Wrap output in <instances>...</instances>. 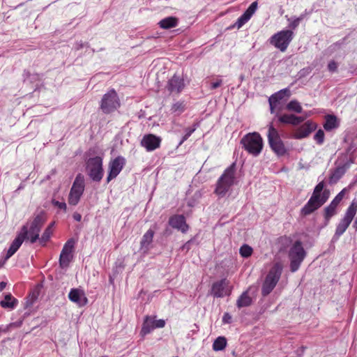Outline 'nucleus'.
I'll use <instances>...</instances> for the list:
<instances>
[{
  "label": "nucleus",
  "instance_id": "1",
  "mask_svg": "<svg viewBox=\"0 0 357 357\" xmlns=\"http://www.w3.org/2000/svg\"><path fill=\"white\" fill-rule=\"evenodd\" d=\"M324 181L319 182L314 188L312 196L305 206L301 210V215L307 216L323 206L328 199L330 192L324 190Z\"/></svg>",
  "mask_w": 357,
  "mask_h": 357
},
{
  "label": "nucleus",
  "instance_id": "2",
  "mask_svg": "<svg viewBox=\"0 0 357 357\" xmlns=\"http://www.w3.org/2000/svg\"><path fill=\"white\" fill-rule=\"evenodd\" d=\"M236 173V165L231 164L227 167L221 176L218 178L215 193L219 197H223L234 184Z\"/></svg>",
  "mask_w": 357,
  "mask_h": 357
},
{
  "label": "nucleus",
  "instance_id": "3",
  "mask_svg": "<svg viewBox=\"0 0 357 357\" xmlns=\"http://www.w3.org/2000/svg\"><path fill=\"white\" fill-rule=\"evenodd\" d=\"M243 149L253 156L260 154L263 149V139L261 135L256 132H250L241 139Z\"/></svg>",
  "mask_w": 357,
  "mask_h": 357
},
{
  "label": "nucleus",
  "instance_id": "4",
  "mask_svg": "<svg viewBox=\"0 0 357 357\" xmlns=\"http://www.w3.org/2000/svg\"><path fill=\"white\" fill-rule=\"evenodd\" d=\"M282 271V266L280 263H275L267 274L261 287L263 296H268L275 288L278 282Z\"/></svg>",
  "mask_w": 357,
  "mask_h": 357
},
{
  "label": "nucleus",
  "instance_id": "5",
  "mask_svg": "<svg viewBox=\"0 0 357 357\" xmlns=\"http://www.w3.org/2000/svg\"><path fill=\"white\" fill-rule=\"evenodd\" d=\"M267 137L271 149L276 155L282 156L287 153V149L281 139L278 130L272 123L268 126Z\"/></svg>",
  "mask_w": 357,
  "mask_h": 357
},
{
  "label": "nucleus",
  "instance_id": "6",
  "mask_svg": "<svg viewBox=\"0 0 357 357\" xmlns=\"http://www.w3.org/2000/svg\"><path fill=\"white\" fill-rule=\"evenodd\" d=\"M305 256L306 252L305 251L301 242L300 241H296L289 251L290 270L291 272H296L298 270Z\"/></svg>",
  "mask_w": 357,
  "mask_h": 357
},
{
  "label": "nucleus",
  "instance_id": "7",
  "mask_svg": "<svg viewBox=\"0 0 357 357\" xmlns=\"http://www.w3.org/2000/svg\"><path fill=\"white\" fill-rule=\"evenodd\" d=\"M121 102L117 93L114 89L109 90L103 95L100 108L104 114H110L118 109Z\"/></svg>",
  "mask_w": 357,
  "mask_h": 357
},
{
  "label": "nucleus",
  "instance_id": "8",
  "mask_svg": "<svg viewBox=\"0 0 357 357\" xmlns=\"http://www.w3.org/2000/svg\"><path fill=\"white\" fill-rule=\"evenodd\" d=\"M86 169L93 181L100 182L103 177L102 158L100 156L90 158L86 161Z\"/></svg>",
  "mask_w": 357,
  "mask_h": 357
},
{
  "label": "nucleus",
  "instance_id": "9",
  "mask_svg": "<svg viewBox=\"0 0 357 357\" xmlns=\"http://www.w3.org/2000/svg\"><path fill=\"white\" fill-rule=\"evenodd\" d=\"M84 191V177L78 174L73 183L68 195V202L70 205L76 206Z\"/></svg>",
  "mask_w": 357,
  "mask_h": 357
},
{
  "label": "nucleus",
  "instance_id": "10",
  "mask_svg": "<svg viewBox=\"0 0 357 357\" xmlns=\"http://www.w3.org/2000/svg\"><path fill=\"white\" fill-rule=\"evenodd\" d=\"M294 35L292 30L280 31L271 36L270 43L281 52H284L292 40Z\"/></svg>",
  "mask_w": 357,
  "mask_h": 357
},
{
  "label": "nucleus",
  "instance_id": "11",
  "mask_svg": "<svg viewBox=\"0 0 357 357\" xmlns=\"http://www.w3.org/2000/svg\"><path fill=\"white\" fill-rule=\"evenodd\" d=\"M45 222V213L40 212L34 218L29 227H27V236L26 239L29 240L31 243H35L39 239V233ZM26 226L28 227L27 225Z\"/></svg>",
  "mask_w": 357,
  "mask_h": 357
},
{
  "label": "nucleus",
  "instance_id": "12",
  "mask_svg": "<svg viewBox=\"0 0 357 357\" xmlns=\"http://www.w3.org/2000/svg\"><path fill=\"white\" fill-rule=\"evenodd\" d=\"M231 287L229 286V282L227 279H222L214 282L211 287V294L215 298H222L229 296L231 293Z\"/></svg>",
  "mask_w": 357,
  "mask_h": 357
},
{
  "label": "nucleus",
  "instance_id": "13",
  "mask_svg": "<svg viewBox=\"0 0 357 357\" xmlns=\"http://www.w3.org/2000/svg\"><path fill=\"white\" fill-rule=\"evenodd\" d=\"M126 165V159L122 156H118L111 160L109 164V173L107 177V183L116 178Z\"/></svg>",
  "mask_w": 357,
  "mask_h": 357
},
{
  "label": "nucleus",
  "instance_id": "14",
  "mask_svg": "<svg viewBox=\"0 0 357 357\" xmlns=\"http://www.w3.org/2000/svg\"><path fill=\"white\" fill-rule=\"evenodd\" d=\"M27 236V227L23 226L20 232L12 242L9 249L7 251L5 259L7 260L11 257L20 248L23 241L26 240Z\"/></svg>",
  "mask_w": 357,
  "mask_h": 357
},
{
  "label": "nucleus",
  "instance_id": "15",
  "mask_svg": "<svg viewBox=\"0 0 357 357\" xmlns=\"http://www.w3.org/2000/svg\"><path fill=\"white\" fill-rule=\"evenodd\" d=\"M258 7L257 1L252 2L244 13L238 18L236 23L232 26L233 28L236 27L238 29L241 28L245 23H247L252 15L255 13Z\"/></svg>",
  "mask_w": 357,
  "mask_h": 357
},
{
  "label": "nucleus",
  "instance_id": "16",
  "mask_svg": "<svg viewBox=\"0 0 357 357\" xmlns=\"http://www.w3.org/2000/svg\"><path fill=\"white\" fill-rule=\"evenodd\" d=\"M161 138L153 134L145 135L141 141V145L147 151H153L159 148Z\"/></svg>",
  "mask_w": 357,
  "mask_h": 357
},
{
  "label": "nucleus",
  "instance_id": "17",
  "mask_svg": "<svg viewBox=\"0 0 357 357\" xmlns=\"http://www.w3.org/2000/svg\"><path fill=\"white\" fill-rule=\"evenodd\" d=\"M344 197V190L339 192L335 197L332 200L331 204L324 208V218L326 221L336 214V208L339 204L341 202Z\"/></svg>",
  "mask_w": 357,
  "mask_h": 357
},
{
  "label": "nucleus",
  "instance_id": "18",
  "mask_svg": "<svg viewBox=\"0 0 357 357\" xmlns=\"http://www.w3.org/2000/svg\"><path fill=\"white\" fill-rule=\"evenodd\" d=\"M169 225L174 229L181 231L182 233H186L189 229V226L186 223L185 218L183 215H174L169 219Z\"/></svg>",
  "mask_w": 357,
  "mask_h": 357
},
{
  "label": "nucleus",
  "instance_id": "19",
  "mask_svg": "<svg viewBox=\"0 0 357 357\" xmlns=\"http://www.w3.org/2000/svg\"><path fill=\"white\" fill-rule=\"evenodd\" d=\"M185 87L184 79L176 75H174L169 81L167 85V90L172 93H180Z\"/></svg>",
  "mask_w": 357,
  "mask_h": 357
},
{
  "label": "nucleus",
  "instance_id": "20",
  "mask_svg": "<svg viewBox=\"0 0 357 357\" xmlns=\"http://www.w3.org/2000/svg\"><path fill=\"white\" fill-rule=\"evenodd\" d=\"M68 298L79 306H84L88 302L84 291L80 289H72L68 294Z\"/></svg>",
  "mask_w": 357,
  "mask_h": 357
},
{
  "label": "nucleus",
  "instance_id": "21",
  "mask_svg": "<svg viewBox=\"0 0 357 357\" xmlns=\"http://www.w3.org/2000/svg\"><path fill=\"white\" fill-rule=\"evenodd\" d=\"M316 129V125L312 121H307L296 131L294 135L296 139H302L307 137L313 130Z\"/></svg>",
  "mask_w": 357,
  "mask_h": 357
},
{
  "label": "nucleus",
  "instance_id": "22",
  "mask_svg": "<svg viewBox=\"0 0 357 357\" xmlns=\"http://www.w3.org/2000/svg\"><path fill=\"white\" fill-rule=\"evenodd\" d=\"M352 220L353 218H351L350 215H347L344 214L343 218L340 220L336 227L334 238H339L345 232Z\"/></svg>",
  "mask_w": 357,
  "mask_h": 357
},
{
  "label": "nucleus",
  "instance_id": "23",
  "mask_svg": "<svg viewBox=\"0 0 357 357\" xmlns=\"http://www.w3.org/2000/svg\"><path fill=\"white\" fill-rule=\"evenodd\" d=\"M304 117L297 116L294 114H284L278 116L279 122L284 124H290L292 126H298L304 121Z\"/></svg>",
  "mask_w": 357,
  "mask_h": 357
},
{
  "label": "nucleus",
  "instance_id": "24",
  "mask_svg": "<svg viewBox=\"0 0 357 357\" xmlns=\"http://www.w3.org/2000/svg\"><path fill=\"white\" fill-rule=\"evenodd\" d=\"M290 91L288 89H282L277 93L273 94L268 99L269 105H273L274 102L277 104L284 99L285 97L289 98L290 96Z\"/></svg>",
  "mask_w": 357,
  "mask_h": 357
},
{
  "label": "nucleus",
  "instance_id": "25",
  "mask_svg": "<svg viewBox=\"0 0 357 357\" xmlns=\"http://www.w3.org/2000/svg\"><path fill=\"white\" fill-rule=\"evenodd\" d=\"M155 320L153 317L146 316L144 319V323L142 324V327L140 331V334L142 336H145L147 334L150 333L154 328Z\"/></svg>",
  "mask_w": 357,
  "mask_h": 357
},
{
  "label": "nucleus",
  "instance_id": "26",
  "mask_svg": "<svg viewBox=\"0 0 357 357\" xmlns=\"http://www.w3.org/2000/svg\"><path fill=\"white\" fill-rule=\"evenodd\" d=\"M158 24L164 29L174 28L178 25V19L175 17H167L160 20Z\"/></svg>",
  "mask_w": 357,
  "mask_h": 357
},
{
  "label": "nucleus",
  "instance_id": "27",
  "mask_svg": "<svg viewBox=\"0 0 357 357\" xmlns=\"http://www.w3.org/2000/svg\"><path fill=\"white\" fill-rule=\"evenodd\" d=\"M153 236L154 231L152 229H149L144 234L141 241V249L144 250V252L149 250V246L153 241Z\"/></svg>",
  "mask_w": 357,
  "mask_h": 357
},
{
  "label": "nucleus",
  "instance_id": "28",
  "mask_svg": "<svg viewBox=\"0 0 357 357\" xmlns=\"http://www.w3.org/2000/svg\"><path fill=\"white\" fill-rule=\"evenodd\" d=\"M252 298L248 295V291H245L238 298L236 305L238 308L248 307L252 304Z\"/></svg>",
  "mask_w": 357,
  "mask_h": 357
},
{
  "label": "nucleus",
  "instance_id": "29",
  "mask_svg": "<svg viewBox=\"0 0 357 357\" xmlns=\"http://www.w3.org/2000/svg\"><path fill=\"white\" fill-rule=\"evenodd\" d=\"M345 172L346 167L344 166L335 168L330 176L329 183H335L345 174Z\"/></svg>",
  "mask_w": 357,
  "mask_h": 357
},
{
  "label": "nucleus",
  "instance_id": "30",
  "mask_svg": "<svg viewBox=\"0 0 357 357\" xmlns=\"http://www.w3.org/2000/svg\"><path fill=\"white\" fill-rule=\"evenodd\" d=\"M17 303V301L13 298L10 294L5 296L4 300L0 302V305L3 308L13 309Z\"/></svg>",
  "mask_w": 357,
  "mask_h": 357
},
{
  "label": "nucleus",
  "instance_id": "31",
  "mask_svg": "<svg viewBox=\"0 0 357 357\" xmlns=\"http://www.w3.org/2000/svg\"><path fill=\"white\" fill-rule=\"evenodd\" d=\"M227 346V339L223 336L217 337L213 344V349L215 351L223 350Z\"/></svg>",
  "mask_w": 357,
  "mask_h": 357
},
{
  "label": "nucleus",
  "instance_id": "32",
  "mask_svg": "<svg viewBox=\"0 0 357 357\" xmlns=\"http://www.w3.org/2000/svg\"><path fill=\"white\" fill-rule=\"evenodd\" d=\"M73 259V255H68L64 252H61L59 257V265L62 268H67L70 262Z\"/></svg>",
  "mask_w": 357,
  "mask_h": 357
},
{
  "label": "nucleus",
  "instance_id": "33",
  "mask_svg": "<svg viewBox=\"0 0 357 357\" xmlns=\"http://www.w3.org/2000/svg\"><path fill=\"white\" fill-rule=\"evenodd\" d=\"M286 108L289 111L294 112L296 113H301L303 108L301 104L296 100H291L286 106Z\"/></svg>",
  "mask_w": 357,
  "mask_h": 357
},
{
  "label": "nucleus",
  "instance_id": "34",
  "mask_svg": "<svg viewBox=\"0 0 357 357\" xmlns=\"http://www.w3.org/2000/svg\"><path fill=\"white\" fill-rule=\"evenodd\" d=\"M305 14H301L298 17H294L288 18L287 20L289 22V27L292 30L296 29L298 26L300 22L305 18Z\"/></svg>",
  "mask_w": 357,
  "mask_h": 357
},
{
  "label": "nucleus",
  "instance_id": "35",
  "mask_svg": "<svg viewBox=\"0 0 357 357\" xmlns=\"http://www.w3.org/2000/svg\"><path fill=\"white\" fill-rule=\"evenodd\" d=\"M337 127V119L334 116H328L326 122L324 125V128L326 130H331Z\"/></svg>",
  "mask_w": 357,
  "mask_h": 357
},
{
  "label": "nucleus",
  "instance_id": "36",
  "mask_svg": "<svg viewBox=\"0 0 357 357\" xmlns=\"http://www.w3.org/2000/svg\"><path fill=\"white\" fill-rule=\"evenodd\" d=\"M75 244V241L74 238H70L67 241V242L64 244L61 252H64L66 254L72 255L74 247Z\"/></svg>",
  "mask_w": 357,
  "mask_h": 357
},
{
  "label": "nucleus",
  "instance_id": "37",
  "mask_svg": "<svg viewBox=\"0 0 357 357\" xmlns=\"http://www.w3.org/2000/svg\"><path fill=\"white\" fill-rule=\"evenodd\" d=\"M252 248L247 244L243 245L239 249L240 255L241 257L245 258L250 257L252 254Z\"/></svg>",
  "mask_w": 357,
  "mask_h": 357
},
{
  "label": "nucleus",
  "instance_id": "38",
  "mask_svg": "<svg viewBox=\"0 0 357 357\" xmlns=\"http://www.w3.org/2000/svg\"><path fill=\"white\" fill-rule=\"evenodd\" d=\"M356 212H357V202H355L354 201H353L351 202V204H350V206L347 209L345 215H350L351 218L354 219Z\"/></svg>",
  "mask_w": 357,
  "mask_h": 357
},
{
  "label": "nucleus",
  "instance_id": "39",
  "mask_svg": "<svg viewBox=\"0 0 357 357\" xmlns=\"http://www.w3.org/2000/svg\"><path fill=\"white\" fill-rule=\"evenodd\" d=\"M52 234V230H51V226H48L45 229V230L44 231L41 238H40V242L41 243L45 244L47 241H49Z\"/></svg>",
  "mask_w": 357,
  "mask_h": 357
},
{
  "label": "nucleus",
  "instance_id": "40",
  "mask_svg": "<svg viewBox=\"0 0 357 357\" xmlns=\"http://www.w3.org/2000/svg\"><path fill=\"white\" fill-rule=\"evenodd\" d=\"M314 140L319 144H321L324 140V132L322 130H319L314 136Z\"/></svg>",
  "mask_w": 357,
  "mask_h": 357
},
{
  "label": "nucleus",
  "instance_id": "41",
  "mask_svg": "<svg viewBox=\"0 0 357 357\" xmlns=\"http://www.w3.org/2000/svg\"><path fill=\"white\" fill-rule=\"evenodd\" d=\"M52 203L54 206L58 207L59 208L63 210L64 212L66 211L67 206L65 202H60L55 199H52Z\"/></svg>",
  "mask_w": 357,
  "mask_h": 357
},
{
  "label": "nucleus",
  "instance_id": "42",
  "mask_svg": "<svg viewBox=\"0 0 357 357\" xmlns=\"http://www.w3.org/2000/svg\"><path fill=\"white\" fill-rule=\"evenodd\" d=\"M172 110L173 112H181L183 111V105L181 102H176L172 105Z\"/></svg>",
  "mask_w": 357,
  "mask_h": 357
},
{
  "label": "nucleus",
  "instance_id": "43",
  "mask_svg": "<svg viewBox=\"0 0 357 357\" xmlns=\"http://www.w3.org/2000/svg\"><path fill=\"white\" fill-rule=\"evenodd\" d=\"M328 69L331 73L336 72L337 69V63L335 61H331L328 64Z\"/></svg>",
  "mask_w": 357,
  "mask_h": 357
},
{
  "label": "nucleus",
  "instance_id": "44",
  "mask_svg": "<svg viewBox=\"0 0 357 357\" xmlns=\"http://www.w3.org/2000/svg\"><path fill=\"white\" fill-rule=\"evenodd\" d=\"M165 326V321L164 319L155 320L154 328H160Z\"/></svg>",
  "mask_w": 357,
  "mask_h": 357
},
{
  "label": "nucleus",
  "instance_id": "45",
  "mask_svg": "<svg viewBox=\"0 0 357 357\" xmlns=\"http://www.w3.org/2000/svg\"><path fill=\"white\" fill-rule=\"evenodd\" d=\"M222 322L224 324H230L231 322V316L228 313L225 312L222 317Z\"/></svg>",
  "mask_w": 357,
  "mask_h": 357
},
{
  "label": "nucleus",
  "instance_id": "46",
  "mask_svg": "<svg viewBox=\"0 0 357 357\" xmlns=\"http://www.w3.org/2000/svg\"><path fill=\"white\" fill-rule=\"evenodd\" d=\"M222 83V79H218L215 82H211V89H215L218 88L219 86H220Z\"/></svg>",
  "mask_w": 357,
  "mask_h": 357
},
{
  "label": "nucleus",
  "instance_id": "47",
  "mask_svg": "<svg viewBox=\"0 0 357 357\" xmlns=\"http://www.w3.org/2000/svg\"><path fill=\"white\" fill-rule=\"evenodd\" d=\"M197 126L194 125L192 128H187L185 129V135L190 137L196 130Z\"/></svg>",
  "mask_w": 357,
  "mask_h": 357
},
{
  "label": "nucleus",
  "instance_id": "48",
  "mask_svg": "<svg viewBox=\"0 0 357 357\" xmlns=\"http://www.w3.org/2000/svg\"><path fill=\"white\" fill-rule=\"evenodd\" d=\"M85 46L89 47L88 43H84L83 42L79 41L75 44V49L76 50H79Z\"/></svg>",
  "mask_w": 357,
  "mask_h": 357
},
{
  "label": "nucleus",
  "instance_id": "49",
  "mask_svg": "<svg viewBox=\"0 0 357 357\" xmlns=\"http://www.w3.org/2000/svg\"><path fill=\"white\" fill-rule=\"evenodd\" d=\"M25 73L26 75V79L29 78L30 79V82H32L33 80H36L38 79V75H37V74L31 75L29 72Z\"/></svg>",
  "mask_w": 357,
  "mask_h": 357
},
{
  "label": "nucleus",
  "instance_id": "50",
  "mask_svg": "<svg viewBox=\"0 0 357 357\" xmlns=\"http://www.w3.org/2000/svg\"><path fill=\"white\" fill-rule=\"evenodd\" d=\"M36 299V296H32L31 298L27 299L25 303V307H28L32 305L33 301Z\"/></svg>",
  "mask_w": 357,
  "mask_h": 357
},
{
  "label": "nucleus",
  "instance_id": "51",
  "mask_svg": "<svg viewBox=\"0 0 357 357\" xmlns=\"http://www.w3.org/2000/svg\"><path fill=\"white\" fill-rule=\"evenodd\" d=\"M73 217L75 220H76L77 222L81 221L82 215L79 213H77V212L74 213L73 215Z\"/></svg>",
  "mask_w": 357,
  "mask_h": 357
},
{
  "label": "nucleus",
  "instance_id": "52",
  "mask_svg": "<svg viewBox=\"0 0 357 357\" xmlns=\"http://www.w3.org/2000/svg\"><path fill=\"white\" fill-rule=\"evenodd\" d=\"M277 105L278 104L276 102H274L273 105H270V111H271V114H273L275 112V108L276 107Z\"/></svg>",
  "mask_w": 357,
  "mask_h": 357
},
{
  "label": "nucleus",
  "instance_id": "53",
  "mask_svg": "<svg viewBox=\"0 0 357 357\" xmlns=\"http://www.w3.org/2000/svg\"><path fill=\"white\" fill-rule=\"evenodd\" d=\"M6 286V282H0V291H2Z\"/></svg>",
  "mask_w": 357,
  "mask_h": 357
},
{
  "label": "nucleus",
  "instance_id": "54",
  "mask_svg": "<svg viewBox=\"0 0 357 357\" xmlns=\"http://www.w3.org/2000/svg\"><path fill=\"white\" fill-rule=\"evenodd\" d=\"M189 137L186 136L185 135L182 137V139L179 142V145H181L185 140L188 139Z\"/></svg>",
  "mask_w": 357,
  "mask_h": 357
},
{
  "label": "nucleus",
  "instance_id": "55",
  "mask_svg": "<svg viewBox=\"0 0 357 357\" xmlns=\"http://www.w3.org/2000/svg\"><path fill=\"white\" fill-rule=\"evenodd\" d=\"M354 228H355L357 230V217L354 220V222L353 224Z\"/></svg>",
  "mask_w": 357,
  "mask_h": 357
},
{
  "label": "nucleus",
  "instance_id": "56",
  "mask_svg": "<svg viewBox=\"0 0 357 357\" xmlns=\"http://www.w3.org/2000/svg\"><path fill=\"white\" fill-rule=\"evenodd\" d=\"M54 222H52L49 226H51V230H52V227L54 226Z\"/></svg>",
  "mask_w": 357,
  "mask_h": 357
}]
</instances>
